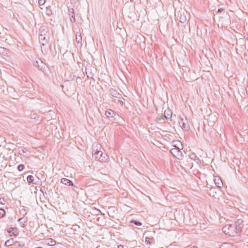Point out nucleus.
<instances>
[{
	"label": "nucleus",
	"mask_w": 248,
	"mask_h": 248,
	"mask_svg": "<svg viewBox=\"0 0 248 248\" xmlns=\"http://www.w3.org/2000/svg\"><path fill=\"white\" fill-rule=\"evenodd\" d=\"M101 149V145L99 144L96 143L93 145V155L94 156L95 160H99L100 162H106L109 159L108 156L106 154L103 153L100 150H98Z\"/></svg>",
	"instance_id": "nucleus-1"
},
{
	"label": "nucleus",
	"mask_w": 248,
	"mask_h": 248,
	"mask_svg": "<svg viewBox=\"0 0 248 248\" xmlns=\"http://www.w3.org/2000/svg\"><path fill=\"white\" fill-rule=\"evenodd\" d=\"M222 231L225 234L231 236H234L238 233L233 224H228L224 226L222 228Z\"/></svg>",
	"instance_id": "nucleus-2"
},
{
	"label": "nucleus",
	"mask_w": 248,
	"mask_h": 248,
	"mask_svg": "<svg viewBox=\"0 0 248 248\" xmlns=\"http://www.w3.org/2000/svg\"><path fill=\"white\" fill-rule=\"evenodd\" d=\"M174 148H172L170 150L171 154L175 157L178 159H182L183 157V154L181 151V149L179 147H177L175 145Z\"/></svg>",
	"instance_id": "nucleus-3"
},
{
	"label": "nucleus",
	"mask_w": 248,
	"mask_h": 248,
	"mask_svg": "<svg viewBox=\"0 0 248 248\" xmlns=\"http://www.w3.org/2000/svg\"><path fill=\"white\" fill-rule=\"evenodd\" d=\"M234 227L238 233H240L244 227V221L242 218H238L234 222Z\"/></svg>",
	"instance_id": "nucleus-4"
},
{
	"label": "nucleus",
	"mask_w": 248,
	"mask_h": 248,
	"mask_svg": "<svg viewBox=\"0 0 248 248\" xmlns=\"http://www.w3.org/2000/svg\"><path fill=\"white\" fill-rule=\"evenodd\" d=\"M178 120L179 124L182 129L186 130H188L189 129V126L186 118L185 120H184L183 118L179 117Z\"/></svg>",
	"instance_id": "nucleus-5"
},
{
	"label": "nucleus",
	"mask_w": 248,
	"mask_h": 248,
	"mask_svg": "<svg viewBox=\"0 0 248 248\" xmlns=\"http://www.w3.org/2000/svg\"><path fill=\"white\" fill-rule=\"evenodd\" d=\"M39 36H44L46 37H49V33L48 29L46 27H42L40 28Z\"/></svg>",
	"instance_id": "nucleus-6"
},
{
	"label": "nucleus",
	"mask_w": 248,
	"mask_h": 248,
	"mask_svg": "<svg viewBox=\"0 0 248 248\" xmlns=\"http://www.w3.org/2000/svg\"><path fill=\"white\" fill-rule=\"evenodd\" d=\"M7 232L9 234H11L10 235V236H14L15 237L18 235V229L16 227H10L7 230Z\"/></svg>",
	"instance_id": "nucleus-7"
},
{
	"label": "nucleus",
	"mask_w": 248,
	"mask_h": 248,
	"mask_svg": "<svg viewBox=\"0 0 248 248\" xmlns=\"http://www.w3.org/2000/svg\"><path fill=\"white\" fill-rule=\"evenodd\" d=\"M38 38L40 44L44 46L47 43L49 37L39 36Z\"/></svg>",
	"instance_id": "nucleus-8"
},
{
	"label": "nucleus",
	"mask_w": 248,
	"mask_h": 248,
	"mask_svg": "<svg viewBox=\"0 0 248 248\" xmlns=\"http://www.w3.org/2000/svg\"><path fill=\"white\" fill-rule=\"evenodd\" d=\"M109 92L111 96L113 97L120 98L122 96V95L113 89H110L109 90Z\"/></svg>",
	"instance_id": "nucleus-9"
},
{
	"label": "nucleus",
	"mask_w": 248,
	"mask_h": 248,
	"mask_svg": "<svg viewBox=\"0 0 248 248\" xmlns=\"http://www.w3.org/2000/svg\"><path fill=\"white\" fill-rule=\"evenodd\" d=\"M61 182L65 185L74 186L73 182L71 180H70L65 178H62L61 179Z\"/></svg>",
	"instance_id": "nucleus-10"
},
{
	"label": "nucleus",
	"mask_w": 248,
	"mask_h": 248,
	"mask_svg": "<svg viewBox=\"0 0 248 248\" xmlns=\"http://www.w3.org/2000/svg\"><path fill=\"white\" fill-rule=\"evenodd\" d=\"M105 114L108 118H113L115 114V112L111 109H108L106 111Z\"/></svg>",
	"instance_id": "nucleus-11"
},
{
	"label": "nucleus",
	"mask_w": 248,
	"mask_h": 248,
	"mask_svg": "<svg viewBox=\"0 0 248 248\" xmlns=\"http://www.w3.org/2000/svg\"><path fill=\"white\" fill-rule=\"evenodd\" d=\"M179 16V20L180 22L182 23H184L186 21V15H185L184 14H180V16Z\"/></svg>",
	"instance_id": "nucleus-12"
},
{
	"label": "nucleus",
	"mask_w": 248,
	"mask_h": 248,
	"mask_svg": "<svg viewBox=\"0 0 248 248\" xmlns=\"http://www.w3.org/2000/svg\"><path fill=\"white\" fill-rule=\"evenodd\" d=\"M47 241V245L50 246H54L56 244V242L52 238H48L46 240Z\"/></svg>",
	"instance_id": "nucleus-13"
},
{
	"label": "nucleus",
	"mask_w": 248,
	"mask_h": 248,
	"mask_svg": "<svg viewBox=\"0 0 248 248\" xmlns=\"http://www.w3.org/2000/svg\"><path fill=\"white\" fill-rule=\"evenodd\" d=\"M17 221L19 222L22 227H24L25 226V223L27 222V220H25L23 217H21L18 219Z\"/></svg>",
	"instance_id": "nucleus-14"
},
{
	"label": "nucleus",
	"mask_w": 248,
	"mask_h": 248,
	"mask_svg": "<svg viewBox=\"0 0 248 248\" xmlns=\"http://www.w3.org/2000/svg\"><path fill=\"white\" fill-rule=\"evenodd\" d=\"M27 180L29 183L36 184V183L34 182V178L32 175H29L27 178Z\"/></svg>",
	"instance_id": "nucleus-15"
},
{
	"label": "nucleus",
	"mask_w": 248,
	"mask_h": 248,
	"mask_svg": "<svg viewBox=\"0 0 248 248\" xmlns=\"http://www.w3.org/2000/svg\"><path fill=\"white\" fill-rule=\"evenodd\" d=\"M14 241L13 239H9L5 242V246L6 247H9L14 244Z\"/></svg>",
	"instance_id": "nucleus-16"
},
{
	"label": "nucleus",
	"mask_w": 248,
	"mask_h": 248,
	"mask_svg": "<svg viewBox=\"0 0 248 248\" xmlns=\"http://www.w3.org/2000/svg\"><path fill=\"white\" fill-rule=\"evenodd\" d=\"M76 41L78 43H81V41H82V36H81L80 33L78 34V33H77L76 34Z\"/></svg>",
	"instance_id": "nucleus-17"
},
{
	"label": "nucleus",
	"mask_w": 248,
	"mask_h": 248,
	"mask_svg": "<svg viewBox=\"0 0 248 248\" xmlns=\"http://www.w3.org/2000/svg\"><path fill=\"white\" fill-rule=\"evenodd\" d=\"M41 65H40L38 63V61H36L34 63V65L35 66H37L38 67V68L40 70H42L43 69V66H44V63H43L42 62H41Z\"/></svg>",
	"instance_id": "nucleus-18"
},
{
	"label": "nucleus",
	"mask_w": 248,
	"mask_h": 248,
	"mask_svg": "<svg viewBox=\"0 0 248 248\" xmlns=\"http://www.w3.org/2000/svg\"><path fill=\"white\" fill-rule=\"evenodd\" d=\"M215 183L216 185L218 187H221L223 186V183L220 179H218L217 181V180L215 179Z\"/></svg>",
	"instance_id": "nucleus-19"
},
{
	"label": "nucleus",
	"mask_w": 248,
	"mask_h": 248,
	"mask_svg": "<svg viewBox=\"0 0 248 248\" xmlns=\"http://www.w3.org/2000/svg\"><path fill=\"white\" fill-rule=\"evenodd\" d=\"M130 222L131 223H133L135 225H136L137 226H141L142 225V223L141 222L139 221V220H137L132 219V220H130Z\"/></svg>",
	"instance_id": "nucleus-20"
},
{
	"label": "nucleus",
	"mask_w": 248,
	"mask_h": 248,
	"mask_svg": "<svg viewBox=\"0 0 248 248\" xmlns=\"http://www.w3.org/2000/svg\"><path fill=\"white\" fill-rule=\"evenodd\" d=\"M153 240V238L146 237L145 238V242L147 245H151L152 243V240Z\"/></svg>",
	"instance_id": "nucleus-21"
},
{
	"label": "nucleus",
	"mask_w": 248,
	"mask_h": 248,
	"mask_svg": "<svg viewBox=\"0 0 248 248\" xmlns=\"http://www.w3.org/2000/svg\"><path fill=\"white\" fill-rule=\"evenodd\" d=\"M20 214L22 215L23 216H25L27 215V212L26 210V207H23V208L20 210Z\"/></svg>",
	"instance_id": "nucleus-22"
},
{
	"label": "nucleus",
	"mask_w": 248,
	"mask_h": 248,
	"mask_svg": "<svg viewBox=\"0 0 248 248\" xmlns=\"http://www.w3.org/2000/svg\"><path fill=\"white\" fill-rule=\"evenodd\" d=\"M5 211L2 208H0V218H3L5 216Z\"/></svg>",
	"instance_id": "nucleus-23"
},
{
	"label": "nucleus",
	"mask_w": 248,
	"mask_h": 248,
	"mask_svg": "<svg viewBox=\"0 0 248 248\" xmlns=\"http://www.w3.org/2000/svg\"><path fill=\"white\" fill-rule=\"evenodd\" d=\"M69 16L71 17V18L70 19L72 23L75 22H76V19H75V16L74 13L73 12L72 14L69 13Z\"/></svg>",
	"instance_id": "nucleus-24"
},
{
	"label": "nucleus",
	"mask_w": 248,
	"mask_h": 248,
	"mask_svg": "<svg viewBox=\"0 0 248 248\" xmlns=\"http://www.w3.org/2000/svg\"><path fill=\"white\" fill-rule=\"evenodd\" d=\"M46 14L47 16H51L53 14L51 9L50 8V7H46Z\"/></svg>",
	"instance_id": "nucleus-25"
},
{
	"label": "nucleus",
	"mask_w": 248,
	"mask_h": 248,
	"mask_svg": "<svg viewBox=\"0 0 248 248\" xmlns=\"http://www.w3.org/2000/svg\"><path fill=\"white\" fill-rule=\"evenodd\" d=\"M25 168V166L23 164H20L17 166V169L19 171H21L23 170Z\"/></svg>",
	"instance_id": "nucleus-26"
},
{
	"label": "nucleus",
	"mask_w": 248,
	"mask_h": 248,
	"mask_svg": "<svg viewBox=\"0 0 248 248\" xmlns=\"http://www.w3.org/2000/svg\"><path fill=\"white\" fill-rule=\"evenodd\" d=\"M164 117L166 119H168L170 118H171L172 117L171 114H170L169 113H166V111L164 112Z\"/></svg>",
	"instance_id": "nucleus-27"
},
{
	"label": "nucleus",
	"mask_w": 248,
	"mask_h": 248,
	"mask_svg": "<svg viewBox=\"0 0 248 248\" xmlns=\"http://www.w3.org/2000/svg\"><path fill=\"white\" fill-rule=\"evenodd\" d=\"M45 2H46L45 0H39V1H38L39 5L40 6H42V5H44Z\"/></svg>",
	"instance_id": "nucleus-28"
},
{
	"label": "nucleus",
	"mask_w": 248,
	"mask_h": 248,
	"mask_svg": "<svg viewBox=\"0 0 248 248\" xmlns=\"http://www.w3.org/2000/svg\"><path fill=\"white\" fill-rule=\"evenodd\" d=\"M164 120V118L162 117H158L156 119V121L157 122H161L162 123V121H163Z\"/></svg>",
	"instance_id": "nucleus-29"
},
{
	"label": "nucleus",
	"mask_w": 248,
	"mask_h": 248,
	"mask_svg": "<svg viewBox=\"0 0 248 248\" xmlns=\"http://www.w3.org/2000/svg\"><path fill=\"white\" fill-rule=\"evenodd\" d=\"M5 201V199L3 198H0V204H3V202Z\"/></svg>",
	"instance_id": "nucleus-30"
},
{
	"label": "nucleus",
	"mask_w": 248,
	"mask_h": 248,
	"mask_svg": "<svg viewBox=\"0 0 248 248\" xmlns=\"http://www.w3.org/2000/svg\"><path fill=\"white\" fill-rule=\"evenodd\" d=\"M223 10H224V9L220 8H219V9H218V10H217V12H218V13H221V12H222Z\"/></svg>",
	"instance_id": "nucleus-31"
},
{
	"label": "nucleus",
	"mask_w": 248,
	"mask_h": 248,
	"mask_svg": "<svg viewBox=\"0 0 248 248\" xmlns=\"http://www.w3.org/2000/svg\"><path fill=\"white\" fill-rule=\"evenodd\" d=\"M69 13H71V14H72V13H73H73H74V9H69Z\"/></svg>",
	"instance_id": "nucleus-32"
},
{
	"label": "nucleus",
	"mask_w": 248,
	"mask_h": 248,
	"mask_svg": "<svg viewBox=\"0 0 248 248\" xmlns=\"http://www.w3.org/2000/svg\"><path fill=\"white\" fill-rule=\"evenodd\" d=\"M117 248H124V246L123 245H118L117 246Z\"/></svg>",
	"instance_id": "nucleus-33"
},
{
	"label": "nucleus",
	"mask_w": 248,
	"mask_h": 248,
	"mask_svg": "<svg viewBox=\"0 0 248 248\" xmlns=\"http://www.w3.org/2000/svg\"><path fill=\"white\" fill-rule=\"evenodd\" d=\"M229 245V244H228V243H225V244H224L222 245V248H223L225 247V246H226L227 245Z\"/></svg>",
	"instance_id": "nucleus-34"
},
{
	"label": "nucleus",
	"mask_w": 248,
	"mask_h": 248,
	"mask_svg": "<svg viewBox=\"0 0 248 248\" xmlns=\"http://www.w3.org/2000/svg\"><path fill=\"white\" fill-rule=\"evenodd\" d=\"M246 37H247V39L248 40V32L247 33V34H246Z\"/></svg>",
	"instance_id": "nucleus-35"
},
{
	"label": "nucleus",
	"mask_w": 248,
	"mask_h": 248,
	"mask_svg": "<svg viewBox=\"0 0 248 248\" xmlns=\"http://www.w3.org/2000/svg\"><path fill=\"white\" fill-rule=\"evenodd\" d=\"M22 152H23V153H25V152H26L25 151H24V150L23 149H22Z\"/></svg>",
	"instance_id": "nucleus-36"
},
{
	"label": "nucleus",
	"mask_w": 248,
	"mask_h": 248,
	"mask_svg": "<svg viewBox=\"0 0 248 248\" xmlns=\"http://www.w3.org/2000/svg\"><path fill=\"white\" fill-rule=\"evenodd\" d=\"M131 2H133V0H130Z\"/></svg>",
	"instance_id": "nucleus-37"
},
{
	"label": "nucleus",
	"mask_w": 248,
	"mask_h": 248,
	"mask_svg": "<svg viewBox=\"0 0 248 248\" xmlns=\"http://www.w3.org/2000/svg\"><path fill=\"white\" fill-rule=\"evenodd\" d=\"M19 247H21V245L19 244Z\"/></svg>",
	"instance_id": "nucleus-38"
},
{
	"label": "nucleus",
	"mask_w": 248,
	"mask_h": 248,
	"mask_svg": "<svg viewBox=\"0 0 248 248\" xmlns=\"http://www.w3.org/2000/svg\"><path fill=\"white\" fill-rule=\"evenodd\" d=\"M224 248H227V246H225Z\"/></svg>",
	"instance_id": "nucleus-39"
}]
</instances>
